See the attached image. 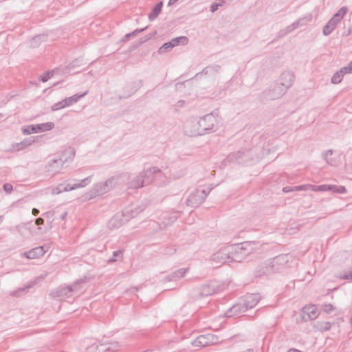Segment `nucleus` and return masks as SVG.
Returning <instances> with one entry per match:
<instances>
[{"mask_svg":"<svg viewBox=\"0 0 352 352\" xmlns=\"http://www.w3.org/2000/svg\"><path fill=\"white\" fill-rule=\"evenodd\" d=\"M291 257L289 254H280L264 261L258 266L257 275L261 276L280 271L287 266Z\"/></svg>","mask_w":352,"mask_h":352,"instance_id":"obj_1","label":"nucleus"},{"mask_svg":"<svg viewBox=\"0 0 352 352\" xmlns=\"http://www.w3.org/2000/svg\"><path fill=\"white\" fill-rule=\"evenodd\" d=\"M162 175H165L166 173H162L157 167L149 168L140 172L138 175L133 177L129 183V188L134 189L142 188L149 184L157 177H160Z\"/></svg>","mask_w":352,"mask_h":352,"instance_id":"obj_2","label":"nucleus"},{"mask_svg":"<svg viewBox=\"0 0 352 352\" xmlns=\"http://www.w3.org/2000/svg\"><path fill=\"white\" fill-rule=\"evenodd\" d=\"M232 262L241 263L257 249L255 241H245L239 244L230 245Z\"/></svg>","mask_w":352,"mask_h":352,"instance_id":"obj_3","label":"nucleus"},{"mask_svg":"<svg viewBox=\"0 0 352 352\" xmlns=\"http://www.w3.org/2000/svg\"><path fill=\"white\" fill-rule=\"evenodd\" d=\"M144 210L143 206H134L133 205L126 208L122 213L116 214L108 222L110 229H116L122 226L131 218L137 216Z\"/></svg>","mask_w":352,"mask_h":352,"instance_id":"obj_4","label":"nucleus"},{"mask_svg":"<svg viewBox=\"0 0 352 352\" xmlns=\"http://www.w3.org/2000/svg\"><path fill=\"white\" fill-rule=\"evenodd\" d=\"M85 281L82 279L78 280L73 285L58 288L56 292L51 294L54 297L58 298L59 300L67 298L73 295H79L81 290L83 289L82 286Z\"/></svg>","mask_w":352,"mask_h":352,"instance_id":"obj_5","label":"nucleus"},{"mask_svg":"<svg viewBox=\"0 0 352 352\" xmlns=\"http://www.w3.org/2000/svg\"><path fill=\"white\" fill-rule=\"evenodd\" d=\"M201 135L210 133L217 130V119L213 113L206 114L199 118Z\"/></svg>","mask_w":352,"mask_h":352,"instance_id":"obj_6","label":"nucleus"},{"mask_svg":"<svg viewBox=\"0 0 352 352\" xmlns=\"http://www.w3.org/2000/svg\"><path fill=\"white\" fill-rule=\"evenodd\" d=\"M118 177L113 176L109 178L104 182H99L94 184L90 190L91 197L100 196L109 192L116 184Z\"/></svg>","mask_w":352,"mask_h":352,"instance_id":"obj_7","label":"nucleus"},{"mask_svg":"<svg viewBox=\"0 0 352 352\" xmlns=\"http://www.w3.org/2000/svg\"><path fill=\"white\" fill-rule=\"evenodd\" d=\"M67 161V157L61 156L50 160L45 166V173L47 176H54L60 173L63 164Z\"/></svg>","mask_w":352,"mask_h":352,"instance_id":"obj_8","label":"nucleus"},{"mask_svg":"<svg viewBox=\"0 0 352 352\" xmlns=\"http://www.w3.org/2000/svg\"><path fill=\"white\" fill-rule=\"evenodd\" d=\"M212 188L195 190L188 196L186 200L187 205L191 207L199 206L206 199Z\"/></svg>","mask_w":352,"mask_h":352,"instance_id":"obj_9","label":"nucleus"},{"mask_svg":"<svg viewBox=\"0 0 352 352\" xmlns=\"http://www.w3.org/2000/svg\"><path fill=\"white\" fill-rule=\"evenodd\" d=\"M184 132L190 137L202 135L199 118L193 117L188 119L184 126Z\"/></svg>","mask_w":352,"mask_h":352,"instance_id":"obj_10","label":"nucleus"},{"mask_svg":"<svg viewBox=\"0 0 352 352\" xmlns=\"http://www.w3.org/2000/svg\"><path fill=\"white\" fill-rule=\"evenodd\" d=\"M217 291V287L213 282H210L207 284L203 285L199 288L193 289L190 295L195 298L197 299L201 297H206L214 294Z\"/></svg>","mask_w":352,"mask_h":352,"instance_id":"obj_11","label":"nucleus"},{"mask_svg":"<svg viewBox=\"0 0 352 352\" xmlns=\"http://www.w3.org/2000/svg\"><path fill=\"white\" fill-rule=\"evenodd\" d=\"M210 259L219 264L232 262L230 245L222 246L217 252L211 255Z\"/></svg>","mask_w":352,"mask_h":352,"instance_id":"obj_12","label":"nucleus"},{"mask_svg":"<svg viewBox=\"0 0 352 352\" xmlns=\"http://www.w3.org/2000/svg\"><path fill=\"white\" fill-rule=\"evenodd\" d=\"M54 127V122H48L45 123L31 124L23 129V133L24 135H30L32 133H36L40 132H45L52 130Z\"/></svg>","mask_w":352,"mask_h":352,"instance_id":"obj_13","label":"nucleus"},{"mask_svg":"<svg viewBox=\"0 0 352 352\" xmlns=\"http://www.w3.org/2000/svg\"><path fill=\"white\" fill-rule=\"evenodd\" d=\"M87 94V91H85V93H83L82 94H75L72 96L63 99V100L54 104L51 108L52 111H55L60 110L63 108H65L66 107H69L72 104L78 102L79 100L81 99L82 98H83Z\"/></svg>","mask_w":352,"mask_h":352,"instance_id":"obj_14","label":"nucleus"},{"mask_svg":"<svg viewBox=\"0 0 352 352\" xmlns=\"http://www.w3.org/2000/svg\"><path fill=\"white\" fill-rule=\"evenodd\" d=\"M217 338L211 333L203 334L197 337L191 344L195 347H204L216 342Z\"/></svg>","mask_w":352,"mask_h":352,"instance_id":"obj_15","label":"nucleus"},{"mask_svg":"<svg viewBox=\"0 0 352 352\" xmlns=\"http://www.w3.org/2000/svg\"><path fill=\"white\" fill-rule=\"evenodd\" d=\"M123 345L117 341H111L108 343H102L99 345L91 344L88 349V352H90L92 349L96 348L99 350V352L106 351H116Z\"/></svg>","mask_w":352,"mask_h":352,"instance_id":"obj_16","label":"nucleus"},{"mask_svg":"<svg viewBox=\"0 0 352 352\" xmlns=\"http://www.w3.org/2000/svg\"><path fill=\"white\" fill-rule=\"evenodd\" d=\"M286 91L287 89L276 81L266 93V98L269 100H276L282 97Z\"/></svg>","mask_w":352,"mask_h":352,"instance_id":"obj_17","label":"nucleus"},{"mask_svg":"<svg viewBox=\"0 0 352 352\" xmlns=\"http://www.w3.org/2000/svg\"><path fill=\"white\" fill-rule=\"evenodd\" d=\"M250 156V151H237L230 154L225 160V163L227 162H235L238 164H245L247 162L248 158Z\"/></svg>","mask_w":352,"mask_h":352,"instance_id":"obj_18","label":"nucleus"},{"mask_svg":"<svg viewBox=\"0 0 352 352\" xmlns=\"http://www.w3.org/2000/svg\"><path fill=\"white\" fill-rule=\"evenodd\" d=\"M295 76L291 72L286 71L281 74L278 82L287 90L292 87L294 82Z\"/></svg>","mask_w":352,"mask_h":352,"instance_id":"obj_19","label":"nucleus"},{"mask_svg":"<svg viewBox=\"0 0 352 352\" xmlns=\"http://www.w3.org/2000/svg\"><path fill=\"white\" fill-rule=\"evenodd\" d=\"M301 316L304 320H311L317 318V308L314 305H306L302 309Z\"/></svg>","mask_w":352,"mask_h":352,"instance_id":"obj_20","label":"nucleus"},{"mask_svg":"<svg viewBox=\"0 0 352 352\" xmlns=\"http://www.w3.org/2000/svg\"><path fill=\"white\" fill-rule=\"evenodd\" d=\"M261 300V296L258 294H250L244 297L243 304L247 309L254 307Z\"/></svg>","mask_w":352,"mask_h":352,"instance_id":"obj_21","label":"nucleus"},{"mask_svg":"<svg viewBox=\"0 0 352 352\" xmlns=\"http://www.w3.org/2000/svg\"><path fill=\"white\" fill-rule=\"evenodd\" d=\"M247 311L243 302L236 303L230 307L226 312V316L228 318L236 316L244 313Z\"/></svg>","mask_w":352,"mask_h":352,"instance_id":"obj_22","label":"nucleus"},{"mask_svg":"<svg viewBox=\"0 0 352 352\" xmlns=\"http://www.w3.org/2000/svg\"><path fill=\"white\" fill-rule=\"evenodd\" d=\"M45 253V248L43 246H38L25 252L23 254L27 258L34 259L42 256Z\"/></svg>","mask_w":352,"mask_h":352,"instance_id":"obj_23","label":"nucleus"},{"mask_svg":"<svg viewBox=\"0 0 352 352\" xmlns=\"http://www.w3.org/2000/svg\"><path fill=\"white\" fill-rule=\"evenodd\" d=\"M188 270V268L179 269L176 271L170 273V274H168L166 277V280L167 281H175L178 279H180L186 275Z\"/></svg>","mask_w":352,"mask_h":352,"instance_id":"obj_24","label":"nucleus"},{"mask_svg":"<svg viewBox=\"0 0 352 352\" xmlns=\"http://www.w3.org/2000/svg\"><path fill=\"white\" fill-rule=\"evenodd\" d=\"M179 213L178 212H174L173 214H170L168 213L163 214V221L162 223L164 226L171 225L179 217Z\"/></svg>","mask_w":352,"mask_h":352,"instance_id":"obj_25","label":"nucleus"},{"mask_svg":"<svg viewBox=\"0 0 352 352\" xmlns=\"http://www.w3.org/2000/svg\"><path fill=\"white\" fill-rule=\"evenodd\" d=\"M163 6V2L160 1L158 2L154 8L152 9L151 12L148 14V18L150 21L155 20L159 15V14L162 11V8Z\"/></svg>","mask_w":352,"mask_h":352,"instance_id":"obj_26","label":"nucleus"},{"mask_svg":"<svg viewBox=\"0 0 352 352\" xmlns=\"http://www.w3.org/2000/svg\"><path fill=\"white\" fill-rule=\"evenodd\" d=\"M338 23L334 21V19H329V21L327 22V23L324 26L322 30V33L324 36L329 35L333 30L336 28L337 26Z\"/></svg>","mask_w":352,"mask_h":352,"instance_id":"obj_27","label":"nucleus"},{"mask_svg":"<svg viewBox=\"0 0 352 352\" xmlns=\"http://www.w3.org/2000/svg\"><path fill=\"white\" fill-rule=\"evenodd\" d=\"M34 142V140L30 139H25L23 141H21V142L13 144L12 148L14 151H21L30 146Z\"/></svg>","mask_w":352,"mask_h":352,"instance_id":"obj_28","label":"nucleus"},{"mask_svg":"<svg viewBox=\"0 0 352 352\" xmlns=\"http://www.w3.org/2000/svg\"><path fill=\"white\" fill-rule=\"evenodd\" d=\"M188 42V38L186 36H179L173 38L169 43H170V45L172 47H176L179 45L180 43L182 45H186Z\"/></svg>","mask_w":352,"mask_h":352,"instance_id":"obj_29","label":"nucleus"},{"mask_svg":"<svg viewBox=\"0 0 352 352\" xmlns=\"http://www.w3.org/2000/svg\"><path fill=\"white\" fill-rule=\"evenodd\" d=\"M33 286V284L28 283L23 287H19L16 290L12 291L10 294L15 297L21 296L23 293H25L28 291L30 288Z\"/></svg>","mask_w":352,"mask_h":352,"instance_id":"obj_30","label":"nucleus"},{"mask_svg":"<svg viewBox=\"0 0 352 352\" xmlns=\"http://www.w3.org/2000/svg\"><path fill=\"white\" fill-rule=\"evenodd\" d=\"M220 69V66L219 65H210V66H208L206 67H205L201 73H200L201 74H204L205 75H208V74H216L217 73Z\"/></svg>","mask_w":352,"mask_h":352,"instance_id":"obj_31","label":"nucleus"},{"mask_svg":"<svg viewBox=\"0 0 352 352\" xmlns=\"http://www.w3.org/2000/svg\"><path fill=\"white\" fill-rule=\"evenodd\" d=\"M142 86V80H138L136 82H134L133 85L131 87V89L130 92L128 94L124 95L123 97H120V98H125L129 97L131 95H132L135 91H137V90L138 89H140Z\"/></svg>","mask_w":352,"mask_h":352,"instance_id":"obj_32","label":"nucleus"},{"mask_svg":"<svg viewBox=\"0 0 352 352\" xmlns=\"http://www.w3.org/2000/svg\"><path fill=\"white\" fill-rule=\"evenodd\" d=\"M329 191L338 194H344L346 192V188L344 186L330 185Z\"/></svg>","mask_w":352,"mask_h":352,"instance_id":"obj_33","label":"nucleus"},{"mask_svg":"<svg viewBox=\"0 0 352 352\" xmlns=\"http://www.w3.org/2000/svg\"><path fill=\"white\" fill-rule=\"evenodd\" d=\"M344 75V74L343 72H342L341 69H340L338 72H336L331 78V82L333 84L340 83L342 81Z\"/></svg>","mask_w":352,"mask_h":352,"instance_id":"obj_34","label":"nucleus"},{"mask_svg":"<svg viewBox=\"0 0 352 352\" xmlns=\"http://www.w3.org/2000/svg\"><path fill=\"white\" fill-rule=\"evenodd\" d=\"M46 38V36L45 34H40V35H37V36H35L32 42H31V46L33 47H36L37 46H38L40 42L41 41H44Z\"/></svg>","mask_w":352,"mask_h":352,"instance_id":"obj_35","label":"nucleus"},{"mask_svg":"<svg viewBox=\"0 0 352 352\" xmlns=\"http://www.w3.org/2000/svg\"><path fill=\"white\" fill-rule=\"evenodd\" d=\"M146 29V28H141V29H136L134 31H133L131 33H128L126 34H125V36L122 38L121 41L122 42H125L127 40H129L131 37L132 36H135V35H137L138 34L144 31Z\"/></svg>","mask_w":352,"mask_h":352,"instance_id":"obj_36","label":"nucleus"},{"mask_svg":"<svg viewBox=\"0 0 352 352\" xmlns=\"http://www.w3.org/2000/svg\"><path fill=\"white\" fill-rule=\"evenodd\" d=\"M123 253L122 251L119 250L117 251H114L113 253V256L108 260L109 263H113L119 259L122 258Z\"/></svg>","mask_w":352,"mask_h":352,"instance_id":"obj_37","label":"nucleus"},{"mask_svg":"<svg viewBox=\"0 0 352 352\" xmlns=\"http://www.w3.org/2000/svg\"><path fill=\"white\" fill-rule=\"evenodd\" d=\"M92 175H90L83 179H82L79 183L75 184L76 188H83L89 184L91 182Z\"/></svg>","mask_w":352,"mask_h":352,"instance_id":"obj_38","label":"nucleus"},{"mask_svg":"<svg viewBox=\"0 0 352 352\" xmlns=\"http://www.w3.org/2000/svg\"><path fill=\"white\" fill-rule=\"evenodd\" d=\"M294 30H296V29L294 28L293 25L291 24V25H288L287 27H286L285 29L281 30L279 31V32H278V37L285 36L287 34H288L289 33H290L292 31H294Z\"/></svg>","mask_w":352,"mask_h":352,"instance_id":"obj_39","label":"nucleus"},{"mask_svg":"<svg viewBox=\"0 0 352 352\" xmlns=\"http://www.w3.org/2000/svg\"><path fill=\"white\" fill-rule=\"evenodd\" d=\"M311 16L309 15V16H305L304 17L303 19H300L296 21H294V23H292V24L293 25V26L294 27L295 29H297L299 27L303 25V23H302V20H306L307 21H310L311 20Z\"/></svg>","mask_w":352,"mask_h":352,"instance_id":"obj_40","label":"nucleus"},{"mask_svg":"<svg viewBox=\"0 0 352 352\" xmlns=\"http://www.w3.org/2000/svg\"><path fill=\"white\" fill-rule=\"evenodd\" d=\"M332 154H333L332 150H328V151H325L324 153H323V154H322V157H323L324 160L327 162V164H329L330 165H333V162L330 158V156Z\"/></svg>","mask_w":352,"mask_h":352,"instance_id":"obj_41","label":"nucleus"},{"mask_svg":"<svg viewBox=\"0 0 352 352\" xmlns=\"http://www.w3.org/2000/svg\"><path fill=\"white\" fill-rule=\"evenodd\" d=\"M318 327L320 331H327L330 329L331 324L329 322H320L318 324Z\"/></svg>","mask_w":352,"mask_h":352,"instance_id":"obj_42","label":"nucleus"},{"mask_svg":"<svg viewBox=\"0 0 352 352\" xmlns=\"http://www.w3.org/2000/svg\"><path fill=\"white\" fill-rule=\"evenodd\" d=\"M218 2H214L210 5V11L212 12H214L219 8V7H221L224 3L225 0H217Z\"/></svg>","mask_w":352,"mask_h":352,"instance_id":"obj_43","label":"nucleus"},{"mask_svg":"<svg viewBox=\"0 0 352 352\" xmlns=\"http://www.w3.org/2000/svg\"><path fill=\"white\" fill-rule=\"evenodd\" d=\"M82 59H76V60H73L72 62H71L68 65L67 68L69 70H72L74 67H80V66L82 65Z\"/></svg>","mask_w":352,"mask_h":352,"instance_id":"obj_44","label":"nucleus"},{"mask_svg":"<svg viewBox=\"0 0 352 352\" xmlns=\"http://www.w3.org/2000/svg\"><path fill=\"white\" fill-rule=\"evenodd\" d=\"M63 192H65L64 184H60L56 188H54L52 190V192L54 195H58Z\"/></svg>","mask_w":352,"mask_h":352,"instance_id":"obj_45","label":"nucleus"},{"mask_svg":"<svg viewBox=\"0 0 352 352\" xmlns=\"http://www.w3.org/2000/svg\"><path fill=\"white\" fill-rule=\"evenodd\" d=\"M172 48L173 47L170 45V43L166 42V43H164L162 47H160L158 52H159V54H164L166 51H168V50H171Z\"/></svg>","mask_w":352,"mask_h":352,"instance_id":"obj_46","label":"nucleus"},{"mask_svg":"<svg viewBox=\"0 0 352 352\" xmlns=\"http://www.w3.org/2000/svg\"><path fill=\"white\" fill-rule=\"evenodd\" d=\"M55 213L56 212L54 210H50L43 213V216L47 218L50 221V223H52L55 220Z\"/></svg>","mask_w":352,"mask_h":352,"instance_id":"obj_47","label":"nucleus"},{"mask_svg":"<svg viewBox=\"0 0 352 352\" xmlns=\"http://www.w3.org/2000/svg\"><path fill=\"white\" fill-rule=\"evenodd\" d=\"M318 192H325V191H329L330 185L329 184H322L319 185L317 186Z\"/></svg>","mask_w":352,"mask_h":352,"instance_id":"obj_48","label":"nucleus"},{"mask_svg":"<svg viewBox=\"0 0 352 352\" xmlns=\"http://www.w3.org/2000/svg\"><path fill=\"white\" fill-rule=\"evenodd\" d=\"M348 12V8L346 6L342 7L336 13H338L341 17H344Z\"/></svg>","mask_w":352,"mask_h":352,"instance_id":"obj_49","label":"nucleus"},{"mask_svg":"<svg viewBox=\"0 0 352 352\" xmlns=\"http://www.w3.org/2000/svg\"><path fill=\"white\" fill-rule=\"evenodd\" d=\"M3 188L7 193H10L13 190L12 185L8 183L4 184Z\"/></svg>","mask_w":352,"mask_h":352,"instance_id":"obj_50","label":"nucleus"},{"mask_svg":"<svg viewBox=\"0 0 352 352\" xmlns=\"http://www.w3.org/2000/svg\"><path fill=\"white\" fill-rule=\"evenodd\" d=\"M333 310V307L331 304H326L323 307V311L325 313L329 314Z\"/></svg>","mask_w":352,"mask_h":352,"instance_id":"obj_51","label":"nucleus"},{"mask_svg":"<svg viewBox=\"0 0 352 352\" xmlns=\"http://www.w3.org/2000/svg\"><path fill=\"white\" fill-rule=\"evenodd\" d=\"M340 277L343 279H352V270L349 272H344Z\"/></svg>","mask_w":352,"mask_h":352,"instance_id":"obj_52","label":"nucleus"},{"mask_svg":"<svg viewBox=\"0 0 352 352\" xmlns=\"http://www.w3.org/2000/svg\"><path fill=\"white\" fill-rule=\"evenodd\" d=\"M64 186L65 188V192L71 191V190L76 189V186H75V184L73 185H71L70 184H64Z\"/></svg>","mask_w":352,"mask_h":352,"instance_id":"obj_53","label":"nucleus"},{"mask_svg":"<svg viewBox=\"0 0 352 352\" xmlns=\"http://www.w3.org/2000/svg\"><path fill=\"white\" fill-rule=\"evenodd\" d=\"M307 184L294 186V191L307 190Z\"/></svg>","mask_w":352,"mask_h":352,"instance_id":"obj_54","label":"nucleus"},{"mask_svg":"<svg viewBox=\"0 0 352 352\" xmlns=\"http://www.w3.org/2000/svg\"><path fill=\"white\" fill-rule=\"evenodd\" d=\"M342 70V72H343L344 74H350L352 72L351 68L347 65L345 67H343L340 69Z\"/></svg>","mask_w":352,"mask_h":352,"instance_id":"obj_55","label":"nucleus"},{"mask_svg":"<svg viewBox=\"0 0 352 352\" xmlns=\"http://www.w3.org/2000/svg\"><path fill=\"white\" fill-rule=\"evenodd\" d=\"M318 186L312 185V184H307V190H311L314 192H318Z\"/></svg>","mask_w":352,"mask_h":352,"instance_id":"obj_56","label":"nucleus"},{"mask_svg":"<svg viewBox=\"0 0 352 352\" xmlns=\"http://www.w3.org/2000/svg\"><path fill=\"white\" fill-rule=\"evenodd\" d=\"M342 17H341L338 13H335L332 16L331 19H334L338 23L341 21Z\"/></svg>","mask_w":352,"mask_h":352,"instance_id":"obj_57","label":"nucleus"},{"mask_svg":"<svg viewBox=\"0 0 352 352\" xmlns=\"http://www.w3.org/2000/svg\"><path fill=\"white\" fill-rule=\"evenodd\" d=\"M284 192H290L294 191V186H285L283 188Z\"/></svg>","mask_w":352,"mask_h":352,"instance_id":"obj_58","label":"nucleus"},{"mask_svg":"<svg viewBox=\"0 0 352 352\" xmlns=\"http://www.w3.org/2000/svg\"><path fill=\"white\" fill-rule=\"evenodd\" d=\"M49 78H50V73L49 72L47 74H44L41 76V80L42 82H46L48 80Z\"/></svg>","mask_w":352,"mask_h":352,"instance_id":"obj_59","label":"nucleus"},{"mask_svg":"<svg viewBox=\"0 0 352 352\" xmlns=\"http://www.w3.org/2000/svg\"><path fill=\"white\" fill-rule=\"evenodd\" d=\"M44 223V219L41 217H38L35 220V224L37 226L43 225Z\"/></svg>","mask_w":352,"mask_h":352,"instance_id":"obj_60","label":"nucleus"},{"mask_svg":"<svg viewBox=\"0 0 352 352\" xmlns=\"http://www.w3.org/2000/svg\"><path fill=\"white\" fill-rule=\"evenodd\" d=\"M32 213L34 216H36L39 214V210L37 208H33L32 210Z\"/></svg>","mask_w":352,"mask_h":352,"instance_id":"obj_61","label":"nucleus"},{"mask_svg":"<svg viewBox=\"0 0 352 352\" xmlns=\"http://www.w3.org/2000/svg\"><path fill=\"white\" fill-rule=\"evenodd\" d=\"M67 215V211H64V212L60 214V218L62 220H65V219L66 218Z\"/></svg>","mask_w":352,"mask_h":352,"instance_id":"obj_62","label":"nucleus"},{"mask_svg":"<svg viewBox=\"0 0 352 352\" xmlns=\"http://www.w3.org/2000/svg\"><path fill=\"white\" fill-rule=\"evenodd\" d=\"M178 0H169L168 5L173 6L174 5Z\"/></svg>","mask_w":352,"mask_h":352,"instance_id":"obj_63","label":"nucleus"},{"mask_svg":"<svg viewBox=\"0 0 352 352\" xmlns=\"http://www.w3.org/2000/svg\"><path fill=\"white\" fill-rule=\"evenodd\" d=\"M287 352H301V351L298 349H290Z\"/></svg>","mask_w":352,"mask_h":352,"instance_id":"obj_64","label":"nucleus"}]
</instances>
